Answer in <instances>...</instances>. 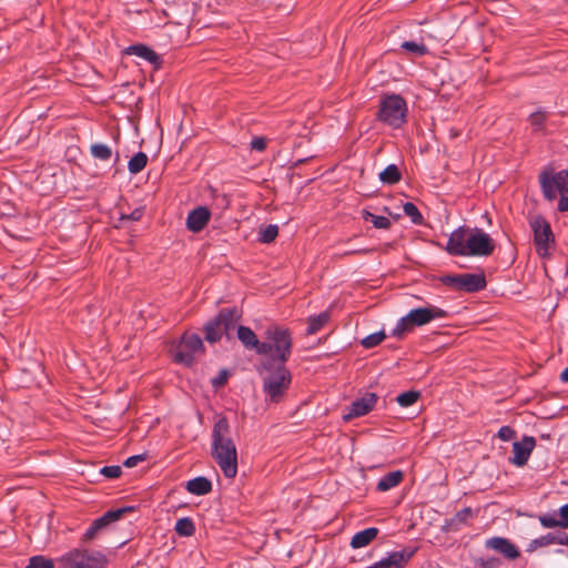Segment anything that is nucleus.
<instances>
[{
	"instance_id": "c85d7f7f",
	"label": "nucleus",
	"mask_w": 568,
	"mask_h": 568,
	"mask_svg": "<svg viewBox=\"0 0 568 568\" xmlns=\"http://www.w3.org/2000/svg\"><path fill=\"white\" fill-rule=\"evenodd\" d=\"M91 155L101 161H108L112 156V150L102 143H94L90 146Z\"/></svg>"
},
{
	"instance_id": "1a4fd4ad",
	"label": "nucleus",
	"mask_w": 568,
	"mask_h": 568,
	"mask_svg": "<svg viewBox=\"0 0 568 568\" xmlns=\"http://www.w3.org/2000/svg\"><path fill=\"white\" fill-rule=\"evenodd\" d=\"M529 225L534 233V245L536 253L546 258L550 256V247L555 245V235L550 223L541 215L529 219Z\"/></svg>"
},
{
	"instance_id": "58836bf2",
	"label": "nucleus",
	"mask_w": 568,
	"mask_h": 568,
	"mask_svg": "<svg viewBox=\"0 0 568 568\" xmlns=\"http://www.w3.org/2000/svg\"><path fill=\"white\" fill-rule=\"evenodd\" d=\"M100 473L106 478L114 479L121 476L122 469L118 465L104 466L101 468Z\"/></svg>"
},
{
	"instance_id": "412c9836",
	"label": "nucleus",
	"mask_w": 568,
	"mask_h": 568,
	"mask_svg": "<svg viewBox=\"0 0 568 568\" xmlns=\"http://www.w3.org/2000/svg\"><path fill=\"white\" fill-rule=\"evenodd\" d=\"M186 489L190 494L203 496L212 491V483L206 477L199 476L186 483Z\"/></svg>"
},
{
	"instance_id": "c9c22d12",
	"label": "nucleus",
	"mask_w": 568,
	"mask_h": 568,
	"mask_svg": "<svg viewBox=\"0 0 568 568\" xmlns=\"http://www.w3.org/2000/svg\"><path fill=\"white\" fill-rule=\"evenodd\" d=\"M548 119V113L546 111H536L529 115L530 124L537 129H544L545 122Z\"/></svg>"
},
{
	"instance_id": "603ef678",
	"label": "nucleus",
	"mask_w": 568,
	"mask_h": 568,
	"mask_svg": "<svg viewBox=\"0 0 568 568\" xmlns=\"http://www.w3.org/2000/svg\"><path fill=\"white\" fill-rule=\"evenodd\" d=\"M556 552L564 554V550L562 549H558V550H556Z\"/></svg>"
},
{
	"instance_id": "4468645a",
	"label": "nucleus",
	"mask_w": 568,
	"mask_h": 568,
	"mask_svg": "<svg viewBox=\"0 0 568 568\" xmlns=\"http://www.w3.org/2000/svg\"><path fill=\"white\" fill-rule=\"evenodd\" d=\"M536 445L532 436H524L520 442L513 444L514 456L510 458L511 464L521 467L527 464L530 454Z\"/></svg>"
},
{
	"instance_id": "7ed1b4c3",
	"label": "nucleus",
	"mask_w": 568,
	"mask_h": 568,
	"mask_svg": "<svg viewBox=\"0 0 568 568\" xmlns=\"http://www.w3.org/2000/svg\"><path fill=\"white\" fill-rule=\"evenodd\" d=\"M293 349L292 332L280 325L268 326L265 331V341L262 342L258 355H267L265 362L286 364Z\"/></svg>"
},
{
	"instance_id": "c03bdc74",
	"label": "nucleus",
	"mask_w": 568,
	"mask_h": 568,
	"mask_svg": "<svg viewBox=\"0 0 568 568\" xmlns=\"http://www.w3.org/2000/svg\"><path fill=\"white\" fill-rule=\"evenodd\" d=\"M101 529L94 524L92 523L91 526L87 529V531L84 532L83 535V541H90L92 540L95 535L98 534V531H100Z\"/></svg>"
},
{
	"instance_id": "79ce46f5",
	"label": "nucleus",
	"mask_w": 568,
	"mask_h": 568,
	"mask_svg": "<svg viewBox=\"0 0 568 568\" xmlns=\"http://www.w3.org/2000/svg\"><path fill=\"white\" fill-rule=\"evenodd\" d=\"M229 378V372L226 369L220 371L219 375L212 379V386L214 388H220L224 386Z\"/></svg>"
},
{
	"instance_id": "9d476101",
	"label": "nucleus",
	"mask_w": 568,
	"mask_h": 568,
	"mask_svg": "<svg viewBox=\"0 0 568 568\" xmlns=\"http://www.w3.org/2000/svg\"><path fill=\"white\" fill-rule=\"evenodd\" d=\"M204 353L201 337L195 333H184L174 348L173 361L187 367L192 366L196 354Z\"/></svg>"
},
{
	"instance_id": "3c124183",
	"label": "nucleus",
	"mask_w": 568,
	"mask_h": 568,
	"mask_svg": "<svg viewBox=\"0 0 568 568\" xmlns=\"http://www.w3.org/2000/svg\"><path fill=\"white\" fill-rule=\"evenodd\" d=\"M560 379H561V382H564V383L568 382V367H566V368L561 372V374H560Z\"/></svg>"
},
{
	"instance_id": "72a5a7b5",
	"label": "nucleus",
	"mask_w": 568,
	"mask_h": 568,
	"mask_svg": "<svg viewBox=\"0 0 568 568\" xmlns=\"http://www.w3.org/2000/svg\"><path fill=\"white\" fill-rule=\"evenodd\" d=\"M385 337H386V335H385L384 331H379V332L373 333V334L364 337L362 339L361 344L365 348H373V347L377 346L378 344H381Z\"/></svg>"
},
{
	"instance_id": "473e14b6",
	"label": "nucleus",
	"mask_w": 568,
	"mask_h": 568,
	"mask_svg": "<svg viewBox=\"0 0 568 568\" xmlns=\"http://www.w3.org/2000/svg\"><path fill=\"white\" fill-rule=\"evenodd\" d=\"M400 47L416 57L425 55L428 52L427 47L423 42L405 41Z\"/></svg>"
},
{
	"instance_id": "f257e3e1",
	"label": "nucleus",
	"mask_w": 568,
	"mask_h": 568,
	"mask_svg": "<svg viewBox=\"0 0 568 568\" xmlns=\"http://www.w3.org/2000/svg\"><path fill=\"white\" fill-rule=\"evenodd\" d=\"M242 314L237 307L221 308L217 315L209 321L204 326V337L209 343L219 342L223 335L227 339L232 337V333L237 327V338L246 349H255L258 354L260 345L256 334L252 328L243 325H237L241 321Z\"/></svg>"
},
{
	"instance_id": "de8ad7c7",
	"label": "nucleus",
	"mask_w": 568,
	"mask_h": 568,
	"mask_svg": "<svg viewBox=\"0 0 568 568\" xmlns=\"http://www.w3.org/2000/svg\"><path fill=\"white\" fill-rule=\"evenodd\" d=\"M143 215V210L142 209H135L131 214L129 215H122L121 219L124 220V219H128V220H131V221H139Z\"/></svg>"
},
{
	"instance_id": "20e7f679",
	"label": "nucleus",
	"mask_w": 568,
	"mask_h": 568,
	"mask_svg": "<svg viewBox=\"0 0 568 568\" xmlns=\"http://www.w3.org/2000/svg\"><path fill=\"white\" fill-rule=\"evenodd\" d=\"M538 179L544 197L554 201L559 195L558 211L568 212V171L555 172L554 169L546 168Z\"/></svg>"
},
{
	"instance_id": "cd10ccee",
	"label": "nucleus",
	"mask_w": 568,
	"mask_h": 568,
	"mask_svg": "<svg viewBox=\"0 0 568 568\" xmlns=\"http://www.w3.org/2000/svg\"><path fill=\"white\" fill-rule=\"evenodd\" d=\"M363 219L366 221H371L376 229L387 230L390 227L392 223L388 217L382 215H375L366 210L363 211Z\"/></svg>"
},
{
	"instance_id": "2eb2a0df",
	"label": "nucleus",
	"mask_w": 568,
	"mask_h": 568,
	"mask_svg": "<svg viewBox=\"0 0 568 568\" xmlns=\"http://www.w3.org/2000/svg\"><path fill=\"white\" fill-rule=\"evenodd\" d=\"M468 235V229L466 226L456 229L447 241L445 246L446 252L453 256H465Z\"/></svg>"
},
{
	"instance_id": "a18cd8bd",
	"label": "nucleus",
	"mask_w": 568,
	"mask_h": 568,
	"mask_svg": "<svg viewBox=\"0 0 568 568\" xmlns=\"http://www.w3.org/2000/svg\"><path fill=\"white\" fill-rule=\"evenodd\" d=\"M559 515L561 528H568V503L560 507Z\"/></svg>"
},
{
	"instance_id": "f3484780",
	"label": "nucleus",
	"mask_w": 568,
	"mask_h": 568,
	"mask_svg": "<svg viewBox=\"0 0 568 568\" xmlns=\"http://www.w3.org/2000/svg\"><path fill=\"white\" fill-rule=\"evenodd\" d=\"M210 210L205 206H199L187 214L186 227L189 231L193 233H199L206 226V224L210 221Z\"/></svg>"
},
{
	"instance_id": "4c0bfd02",
	"label": "nucleus",
	"mask_w": 568,
	"mask_h": 568,
	"mask_svg": "<svg viewBox=\"0 0 568 568\" xmlns=\"http://www.w3.org/2000/svg\"><path fill=\"white\" fill-rule=\"evenodd\" d=\"M373 251V248L368 247H355L335 253L334 258H343L349 255H366L372 253Z\"/></svg>"
},
{
	"instance_id": "6e6552de",
	"label": "nucleus",
	"mask_w": 568,
	"mask_h": 568,
	"mask_svg": "<svg viewBox=\"0 0 568 568\" xmlns=\"http://www.w3.org/2000/svg\"><path fill=\"white\" fill-rule=\"evenodd\" d=\"M106 564L101 551L74 549L58 560V568H103Z\"/></svg>"
},
{
	"instance_id": "f704fd0d",
	"label": "nucleus",
	"mask_w": 568,
	"mask_h": 568,
	"mask_svg": "<svg viewBox=\"0 0 568 568\" xmlns=\"http://www.w3.org/2000/svg\"><path fill=\"white\" fill-rule=\"evenodd\" d=\"M26 568H54L52 559H48L43 556H33L29 559V564Z\"/></svg>"
},
{
	"instance_id": "2f4dec72",
	"label": "nucleus",
	"mask_w": 568,
	"mask_h": 568,
	"mask_svg": "<svg viewBox=\"0 0 568 568\" xmlns=\"http://www.w3.org/2000/svg\"><path fill=\"white\" fill-rule=\"evenodd\" d=\"M419 397H420L419 392L408 390V392H404V393L399 394L396 398V402L402 407H408V406H412L413 404H415Z\"/></svg>"
},
{
	"instance_id": "37998d69",
	"label": "nucleus",
	"mask_w": 568,
	"mask_h": 568,
	"mask_svg": "<svg viewBox=\"0 0 568 568\" xmlns=\"http://www.w3.org/2000/svg\"><path fill=\"white\" fill-rule=\"evenodd\" d=\"M146 459V454L133 455L128 457L123 465L128 468L135 467L139 463L144 462Z\"/></svg>"
},
{
	"instance_id": "f03ea898",
	"label": "nucleus",
	"mask_w": 568,
	"mask_h": 568,
	"mask_svg": "<svg viewBox=\"0 0 568 568\" xmlns=\"http://www.w3.org/2000/svg\"><path fill=\"white\" fill-rule=\"evenodd\" d=\"M211 439V457L225 478H235L237 475V448L232 438L230 422L225 416L215 417Z\"/></svg>"
},
{
	"instance_id": "e433bc0d",
	"label": "nucleus",
	"mask_w": 568,
	"mask_h": 568,
	"mask_svg": "<svg viewBox=\"0 0 568 568\" xmlns=\"http://www.w3.org/2000/svg\"><path fill=\"white\" fill-rule=\"evenodd\" d=\"M554 540H555L554 534L549 532L545 536H541L539 538L531 540L527 550L532 551V550L537 549L538 547H546V546L552 545Z\"/></svg>"
},
{
	"instance_id": "dca6fc26",
	"label": "nucleus",
	"mask_w": 568,
	"mask_h": 568,
	"mask_svg": "<svg viewBox=\"0 0 568 568\" xmlns=\"http://www.w3.org/2000/svg\"><path fill=\"white\" fill-rule=\"evenodd\" d=\"M485 546L501 554L508 560H515L520 556L519 549L505 537H491L486 540Z\"/></svg>"
},
{
	"instance_id": "09e8293b",
	"label": "nucleus",
	"mask_w": 568,
	"mask_h": 568,
	"mask_svg": "<svg viewBox=\"0 0 568 568\" xmlns=\"http://www.w3.org/2000/svg\"><path fill=\"white\" fill-rule=\"evenodd\" d=\"M554 538H555L554 544L568 546V534H566V532H560L557 535L554 534Z\"/></svg>"
},
{
	"instance_id": "9b49d317",
	"label": "nucleus",
	"mask_w": 568,
	"mask_h": 568,
	"mask_svg": "<svg viewBox=\"0 0 568 568\" xmlns=\"http://www.w3.org/2000/svg\"><path fill=\"white\" fill-rule=\"evenodd\" d=\"M444 285L457 291L475 293L484 290L487 285L484 273L471 274H453L440 277Z\"/></svg>"
},
{
	"instance_id": "ddd939ff",
	"label": "nucleus",
	"mask_w": 568,
	"mask_h": 568,
	"mask_svg": "<svg viewBox=\"0 0 568 568\" xmlns=\"http://www.w3.org/2000/svg\"><path fill=\"white\" fill-rule=\"evenodd\" d=\"M376 402L377 395L375 393H366L351 404L348 413L344 415V419L351 420L368 414L374 408Z\"/></svg>"
},
{
	"instance_id": "a19ab883",
	"label": "nucleus",
	"mask_w": 568,
	"mask_h": 568,
	"mask_svg": "<svg viewBox=\"0 0 568 568\" xmlns=\"http://www.w3.org/2000/svg\"><path fill=\"white\" fill-rule=\"evenodd\" d=\"M515 435H516V432L510 426L500 427L498 430V434H497L498 438H500L504 442H508V440L513 439L515 437Z\"/></svg>"
},
{
	"instance_id": "7c9ffc66",
	"label": "nucleus",
	"mask_w": 568,
	"mask_h": 568,
	"mask_svg": "<svg viewBox=\"0 0 568 568\" xmlns=\"http://www.w3.org/2000/svg\"><path fill=\"white\" fill-rule=\"evenodd\" d=\"M277 234H278L277 225L270 224L260 230L258 241L261 243H271L276 239Z\"/></svg>"
},
{
	"instance_id": "b1692460",
	"label": "nucleus",
	"mask_w": 568,
	"mask_h": 568,
	"mask_svg": "<svg viewBox=\"0 0 568 568\" xmlns=\"http://www.w3.org/2000/svg\"><path fill=\"white\" fill-rule=\"evenodd\" d=\"M331 314L328 311H324L317 315L310 316L307 320V335H314L322 329L329 321Z\"/></svg>"
},
{
	"instance_id": "39448f33",
	"label": "nucleus",
	"mask_w": 568,
	"mask_h": 568,
	"mask_svg": "<svg viewBox=\"0 0 568 568\" xmlns=\"http://www.w3.org/2000/svg\"><path fill=\"white\" fill-rule=\"evenodd\" d=\"M448 317V312L435 305L427 307L413 308L403 316L396 324L392 332V335L402 338L407 332H410L414 327L423 326L430 323L434 320Z\"/></svg>"
},
{
	"instance_id": "f8f14e48",
	"label": "nucleus",
	"mask_w": 568,
	"mask_h": 568,
	"mask_svg": "<svg viewBox=\"0 0 568 568\" xmlns=\"http://www.w3.org/2000/svg\"><path fill=\"white\" fill-rule=\"evenodd\" d=\"M465 256H489L495 251V242L489 234L475 229L467 237Z\"/></svg>"
},
{
	"instance_id": "bb28decb",
	"label": "nucleus",
	"mask_w": 568,
	"mask_h": 568,
	"mask_svg": "<svg viewBox=\"0 0 568 568\" xmlns=\"http://www.w3.org/2000/svg\"><path fill=\"white\" fill-rule=\"evenodd\" d=\"M148 164V155L144 152H138L128 163V170L132 174L140 173Z\"/></svg>"
},
{
	"instance_id": "aec40b11",
	"label": "nucleus",
	"mask_w": 568,
	"mask_h": 568,
	"mask_svg": "<svg viewBox=\"0 0 568 568\" xmlns=\"http://www.w3.org/2000/svg\"><path fill=\"white\" fill-rule=\"evenodd\" d=\"M133 507L125 506L118 509L108 510L101 517L93 520V523L100 528L103 529L108 527L111 523H114L122 518L125 513L132 511Z\"/></svg>"
},
{
	"instance_id": "ea45409f",
	"label": "nucleus",
	"mask_w": 568,
	"mask_h": 568,
	"mask_svg": "<svg viewBox=\"0 0 568 568\" xmlns=\"http://www.w3.org/2000/svg\"><path fill=\"white\" fill-rule=\"evenodd\" d=\"M539 523L545 528L561 527L560 519H556L554 516L548 514L539 516Z\"/></svg>"
},
{
	"instance_id": "423d86ee",
	"label": "nucleus",
	"mask_w": 568,
	"mask_h": 568,
	"mask_svg": "<svg viewBox=\"0 0 568 568\" xmlns=\"http://www.w3.org/2000/svg\"><path fill=\"white\" fill-rule=\"evenodd\" d=\"M263 367L268 373L263 378V390L271 402L278 403L291 385L292 375L284 364L264 362Z\"/></svg>"
},
{
	"instance_id": "0eeeda50",
	"label": "nucleus",
	"mask_w": 568,
	"mask_h": 568,
	"mask_svg": "<svg viewBox=\"0 0 568 568\" xmlns=\"http://www.w3.org/2000/svg\"><path fill=\"white\" fill-rule=\"evenodd\" d=\"M407 103L399 94H390L382 98L377 119L394 128L399 129L406 123Z\"/></svg>"
},
{
	"instance_id": "c756f323",
	"label": "nucleus",
	"mask_w": 568,
	"mask_h": 568,
	"mask_svg": "<svg viewBox=\"0 0 568 568\" xmlns=\"http://www.w3.org/2000/svg\"><path fill=\"white\" fill-rule=\"evenodd\" d=\"M404 213L410 217L414 224L420 225L423 224L424 217L419 212L418 207L413 202H406L403 205Z\"/></svg>"
},
{
	"instance_id": "a878e982",
	"label": "nucleus",
	"mask_w": 568,
	"mask_h": 568,
	"mask_svg": "<svg viewBox=\"0 0 568 568\" xmlns=\"http://www.w3.org/2000/svg\"><path fill=\"white\" fill-rule=\"evenodd\" d=\"M175 531L179 536L190 537L195 532V525L191 518L183 517L176 521Z\"/></svg>"
},
{
	"instance_id": "393cba45",
	"label": "nucleus",
	"mask_w": 568,
	"mask_h": 568,
	"mask_svg": "<svg viewBox=\"0 0 568 568\" xmlns=\"http://www.w3.org/2000/svg\"><path fill=\"white\" fill-rule=\"evenodd\" d=\"M379 180L384 184L394 185L402 180V173L396 164H389L379 173Z\"/></svg>"
},
{
	"instance_id": "5701e85b",
	"label": "nucleus",
	"mask_w": 568,
	"mask_h": 568,
	"mask_svg": "<svg viewBox=\"0 0 568 568\" xmlns=\"http://www.w3.org/2000/svg\"><path fill=\"white\" fill-rule=\"evenodd\" d=\"M404 473L402 470H395L383 476L377 483V489L379 491L389 490L402 483Z\"/></svg>"
},
{
	"instance_id": "8fccbe9b",
	"label": "nucleus",
	"mask_w": 568,
	"mask_h": 568,
	"mask_svg": "<svg viewBox=\"0 0 568 568\" xmlns=\"http://www.w3.org/2000/svg\"><path fill=\"white\" fill-rule=\"evenodd\" d=\"M496 562H497V559H495V558L487 559V560L483 564V567H484V568H495Z\"/></svg>"
},
{
	"instance_id": "4be33fe9",
	"label": "nucleus",
	"mask_w": 568,
	"mask_h": 568,
	"mask_svg": "<svg viewBox=\"0 0 568 568\" xmlns=\"http://www.w3.org/2000/svg\"><path fill=\"white\" fill-rule=\"evenodd\" d=\"M378 532L379 530L376 527H369L358 531L353 536L351 546L355 549L365 547L377 537Z\"/></svg>"
},
{
	"instance_id": "49530a36",
	"label": "nucleus",
	"mask_w": 568,
	"mask_h": 568,
	"mask_svg": "<svg viewBox=\"0 0 568 568\" xmlns=\"http://www.w3.org/2000/svg\"><path fill=\"white\" fill-rule=\"evenodd\" d=\"M251 148L256 151H263L266 148V141L264 138H255L251 142Z\"/></svg>"
},
{
	"instance_id": "6ab92c4d",
	"label": "nucleus",
	"mask_w": 568,
	"mask_h": 568,
	"mask_svg": "<svg viewBox=\"0 0 568 568\" xmlns=\"http://www.w3.org/2000/svg\"><path fill=\"white\" fill-rule=\"evenodd\" d=\"M475 516L473 509L470 507H465L464 509L457 511L452 518L447 519L444 528L447 531H457L460 529L463 525H466L469 519Z\"/></svg>"
},
{
	"instance_id": "a211bd4d",
	"label": "nucleus",
	"mask_w": 568,
	"mask_h": 568,
	"mask_svg": "<svg viewBox=\"0 0 568 568\" xmlns=\"http://www.w3.org/2000/svg\"><path fill=\"white\" fill-rule=\"evenodd\" d=\"M126 54H134L141 59L149 61L155 68H159L162 63L161 57L145 44H133L125 49Z\"/></svg>"
}]
</instances>
